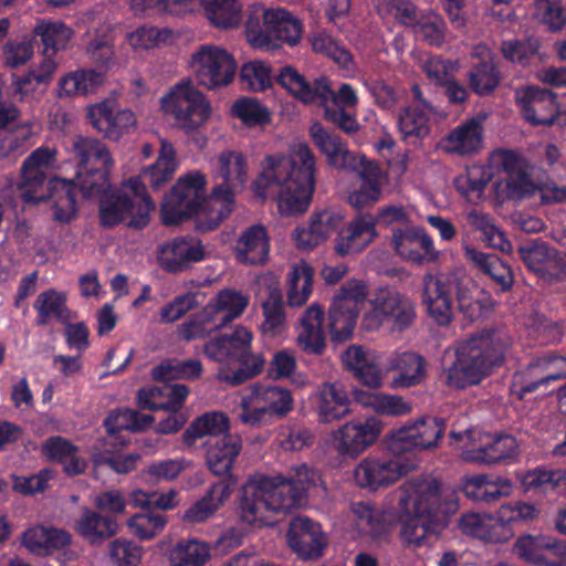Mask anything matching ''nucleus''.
Instances as JSON below:
<instances>
[{"mask_svg":"<svg viewBox=\"0 0 566 566\" xmlns=\"http://www.w3.org/2000/svg\"><path fill=\"white\" fill-rule=\"evenodd\" d=\"M350 400L339 384L324 382L318 387L316 412L318 420L329 423L350 412Z\"/></svg>","mask_w":566,"mask_h":566,"instance_id":"40","label":"nucleus"},{"mask_svg":"<svg viewBox=\"0 0 566 566\" xmlns=\"http://www.w3.org/2000/svg\"><path fill=\"white\" fill-rule=\"evenodd\" d=\"M102 84V72L91 69L70 72L60 78V96H86L95 93Z\"/></svg>","mask_w":566,"mask_h":566,"instance_id":"51","label":"nucleus"},{"mask_svg":"<svg viewBox=\"0 0 566 566\" xmlns=\"http://www.w3.org/2000/svg\"><path fill=\"white\" fill-rule=\"evenodd\" d=\"M430 115L410 106L400 107L397 114V127L402 140L417 145L428 137L431 132Z\"/></svg>","mask_w":566,"mask_h":566,"instance_id":"47","label":"nucleus"},{"mask_svg":"<svg viewBox=\"0 0 566 566\" xmlns=\"http://www.w3.org/2000/svg\"><path fill=\"white\" fill-rule=\"evenodd\" d=\"M275 81L302 103L316 104L323 109H326V106L354 109L358 104V96L349 83H342L335 91L326 76L310 81L291 65L281 67Z\"/></svg>","mask_w":566,"mask_h":566,"instance_id":"10","label":"nucleus"},{"mask_svg":"<svg viewBox=\"0 0 566 566\" xmlns=\"http://www.w3.org/2000/svg\"><path fill=\"white\" fill-rule=\"evenodd\" d=\"M286 541L291 551L303 560L322 557L328 545L322 525L307 516H296L290 521Z\"/></svg>","mask_w":566,"mask_h":566,"instance_id":"20","label":"nucleus"},{"mask_svg":"<svg viewBox=\"0 0 566 566\" xmlns=\"http://www.w3.org/2000/svg\"><path fill=\"white\" fill-rule=\"evenodd\" d=\"M159 263L168 273H180L191 266L192 263L206 259V250L201 240L192 235L177 237L163 249Z\"/></svg>","mask_w":566,"mask_h":566,"instance_id":"28","label":"nucleus"},{"mask_svg":"<svg viewBox=\"0 0 566 566\" xmlns=\"http://www.w3.org/2000/svg\"><path fill=\"white\" fill-rule=\"evenodd\" d=\"M512 490L510 480L493 474H475L467 478L462 485V491L468 499L486 504L511 495Z\"/></svg>","mask_w":566,"mask_h":566,"instance_id":"36","label":"nucleus"},{"mask_svg":"<svg viewBox=\"0 0 566 566\" xmlns=\"http://www.w3.org/2000/svg\"><path fill=\"white\" fill-rule=\"evenodd\" d=\"M350 511L358 525L373 538H380L388 531L384 513L370 502H353Z\"/></svg>","mask_w":566,"mask_h":566,"instance_id":"61","label":"nucleus"},{"mask_svg":"<svg viewBox=\"0 0 566 566\" xmlns=\"http://www.w3.org/2000/svg\"><path fill=\"white\" fill-rule=\"evenodd\" d=\"M566 480V470L535 468L527 471L521 478L523 490L528 491H553Z\"/></svg>","mask_w":566,"mask_h":566,"instance_id":"63","label":"nucleus"},{"mask_svg":"<svg viewBox=\"0 0 566 566\" xmlns=\"http://www.w3.org/2000/svg\"><path fill=\"white\" fill-rule=\"evenodd\" d=\"M446 422L442 418H421L410 426L392 430L386 439L391 453L407 454L436 447L443 437Z\"/></svg>","mask_w":566,"mask_h":566,"instance_id":"17","label":"nucleus"},{"mask_svg":"<svg viewBox=\"0 0 566 566\" xmlns=\"http://www.w3.org/2000/svg\"><path fill=\"white\" fill-rule=\"evenodd\" d=\"M43 55L44 57L38 69L30 70L14 81L17 92L21 95L33 93L40 85H46L51 82L56 70V63L52 59L54 54Z\"/></svg>","mask_w":566,"mask_h":566,"instance_id":"62","label":"nucleus"},{"mask_svg":"<svg viewBox=\"0 0 566 566\" xmlns=\"http://www.w3.org/2000/svg\"><path fill=\"white\" fill-rule=\"evenodd\" d=\"M190 69L198 85L213 90L230 84L237 73V62L226 50L202 44L192 53Z\"/></svg>","mask_w":566,"mask_h":566,"instance_id":"16","label":"nucleus"},{"mask_svg":"<svg viewBox=\"0 0 566 566\" xmlns=\"http://www.w3.org/2000/svg\"><path fill=\"white\" fill-rule=\"evenodd\" d=\"M90 123L109 140L118 142L135 132L137 118L128 108L115 109L109 102H102L88 109Z\"/></svg>","mask_w":566,"mask_h":566,"instance_id":"26","label":"nucleus"},{"mask_svg":"<svg viewBox=\"0 0 566 566\" xmlns=\"http://www.w3.org/2000/svg\"><path fill=\"white\" fill-rule=\"evenodd\" d=\"M176 169L177 164L155 161L143 168L137 177L130 178L128 185L134 195H148L147 188L159 191L172 179Z\"/></svg>","mask_w":566,"mask_h":566,"instance_id":"49","label":"nucleus"},{"mask_svg":"<svg viewBox=\"0 0 566 566\" xmlns=\"http://www.w3.org/2000/svg\"><path fill=\"white\" fill-rule=\"evenodd\" d=\"M378 235L376 219L370 213L356 216L335 238L334 250L339 256L360 253Z\"/></svg>","mask_w":566,"mask_h":566,"instance_id":"27","label":"nucleus"},{"mask_svg":"<svg viewBox=\"0 0 566 566\" xmlns=\"http://www.w3.org/2000/svg\"><path fill=\"white\" fill-rule=\"evenodd\" d=\"M465 256L480 272L492 280L497 292L505 293L512 290L513 271L500 256L475 249H467Z\"/></svg>","mask_w":566,"mask_h":566,"instance_id":"39","label":"nucleus"},{"mask_svg":"<svg viewBox=\"0 0 566 566\" xmlns=\"http://www.w3.org/2000/svg\"><path fill=\"white\" fill-rule=\"evenodd\" d=\"M206 306H211V315L222 327L239 317L248 306V300L233 290H222Z\"/></svg>","mask_w":566,"mask_h":566,"instance_id":"50","label":"nucleus"},{"mask_svg":"<svg viewBox=\"0 0 566 566\" xmlns=\"http://www.w3.org/2000/svg\"><path fill=\"white\" fill-rule=\"evenodd\" d=\"M202 364L198 359H166L151 370L155 380L169 382L175 379L193 380L201 376Z\"/></svg>","mask_w":566,"mask_h":566,"instance_id":"55","label":"nucleus"},{"mask_svg":"<svg viewBox=\"0 0 566 566\" xmlns=\"http://www.w3.org/2000/svg\"><path fill=\"white\" fill-rule=\"evenodd\" d=\"M517 450V441L512 434H497L486 446L468 451L465 460L492 465L514 458Z\"/></svg>","mask_w":566,"mask_h":566,"instance_id":"46","label":"nucleus"},{"mask_svg":"<svg viewBox=\"0 0 566 566\" xmlns=\"http://www.w3.org/2000/svg\"><path fill=\"white\" fill-rule=\"evenodd\" d=\"M218 175L222 182L213 187L207 201L209 213L199 218L198 227L201 231H212L227 219L234 205V192L241 189L248 176L245 156L237 150L222 151L218 157Z\"/></svg>","mask_w":566,"mask_h":566,"instance_id":"8","label":"nucleus"},{"mask_svg":"<svg viewBox=\"0 0 566 566\" xmlns=\"http://www.w3.org/2000/svg\"><path fill=\"white\" fill-rule=\"evenodd\" d=\"M310 42L314 52L329 57L343 69H350L353 63L350 52L326 30L313 31L310 35Z\"/></svg>","mask_w":566,"mask_h":566,"instance_id":"59","label":"nucleus"},{"mask_svg":"<svg viewBox=\"0 0 566 566\" xmlns=\"http://www.w3.org/2000/svg\"><path fill=\"white\" fill-rule=\"evenodd\" d=\"M384 368L395 373L391 384L394 388H409L422 381L426 376L424 360L421 356L405 352L391 355Z\"/></svg>","mask_w":566,"mask_h":566,"instance_id":"38","label":"nucleus"},{"mask_svg":"<svg viewBox=\"0 0 566 566\" xmlns=\"http://www.w3.org/2000/svg\"><path fill=\"white\" fill-rule=\"evenodd\" d=\"M403 454L368 455L355 468L354 479L360 488L377 491L394 484L410 470L409 464L402 462Z\"/></svg>","mask_w":566,"mask_h":566,"instance_id":"19","label":"nucleus"},{"mask_svg":"<svg viewBox=\"0 0 566 566\" xmlns=\"http://www.w3.org/2000/svg\"><path fill=\"white\" fill-rule=\"evenodd\" d=\"M116 517L90 507H83L80 517L75 522L76 533L91 545H101L106 539L118 533Z\"/></svg>","mask_w":566,"mask_h":566,"instance_id":"37","label":"nucleus"},{"mask_svg":"<svg viewBox=\"0 0 566 566\" xmlns=\"http://www.w3.org/2000/svg\"><path fill=\"white\" fill-rule=\"evenodd\" d=\"M307 491L308 482L302 479L276 475L251 480L240 491L239 516L252 526H273L277 514L302 506Z\"/></svg>","mask_w":566,"mask_h":566,"instance_id":"5","label":"nucleus"},{"mask_svg":"<svg viewBox=\"0 0 566 566\" xmlns=\"http://www.w3.org/2000/svg\"><path fill=\"white\" fill-rule=\"evenodd\" d=\"M470 88L479 96L492 94L500 84V72L493 61H481L468 72Z\"/></svg>","mask_w":566,"mask_h":566,"instance_id":"60","label":"nucleus"},{"mask_svg":"<svg viewBox=\"0 0 566 566\" xmlns=\"http://www.w3.org/2000/svg\"><path fill=\"white\" fill-rule=\"evenodd\" d=\"M468 222L481 233V240L490 248L509 253L512 251V243L506 239L503 231L494 223L489 213L475 209L468 213Z\"/></svg>","mask_w":566,"mask_h":566,"instance_id":"54","label":"nucleus"},{"mask_svg":"<svg viewBox=\"0 0 566 566\" xmlns=\"http://www.w3.org/2000/svg\"><path fill=\"white\" fill-rule=\"evenodd\" d=\"M160 106L163 112L171 116L187 133L198 129L211 114L208 98L191 80H182L175 84L161 97Z\"/></svg>","mask_w":566,"mask_h":566,"instance_id":"12","label":"nucleus"},{"mask_svg":"<svg viewBox=\"0 0 566 566\" xmlns=\"http://www.w3.org/2000/svg\"><path fill=\"white\" fill-rule=\"evenodd\" d=\"M269 252L270 239L262 224H253L243 230L234 247L235 258L243 264H263Z\"/></svg>","mask_w":566,"mask_h":566,"instance_id":"35","label":"nucleus"},{"mask_svg":"<svg viewBox=\"0 0 566 566\" xmlns=\"http://www.w3.org/2000/svg\"><path fill=\"white\" fill-rule=\"evenodd\" d=\"M232 482L219 480L210 485L207 493L185 511L182 520L187 523H202L213 516L232 493Z\"/></svg>","mask_w":566,"mask_h":566,"instance_id":"41","label":"nucleus"},{"mask_svg":"<svg viewBox=\"0 0 566 566\" xmlns=\"http://www.w3.org/2000/svg\"><path fill=\"white\" fill-rule=\"evenodd\" d=\"M188 395L189 389L184 384L163 382L161 386L139 389L137 400L139 408L144 410L179 411Z\"/></svg>","mask_w":566,"mask_h":566,"instance_id":"32","label":"nucleus"},{"mask_svg":"<svg viewBox=\"0 0 566 566\" xmlns=\"http://www.w3.org/2000/svg\"><path fill=\"white\" fill-rule=\"evenodd\" d=\"M252 339V332L238 325L230 334L214 336L205 343L202 352L209 360L224 365L238 364L234 370L221 367L217 373L220 381L239 386L263 371L265 359L261 354L251 352Z\"/></svg>","mask_w":566,"mask_h":566,"instance_id":"7","label":"nucleus"},{"mask_svg":"<svg viewBox=\"0 0 566 566\" xmlns=\"http://www.w3.org/2000/svg\"><path fill=\"white\" fill-rule=\"evenodd\" d=\"M313 268L305 262L295 264L289 272L286 297L291 307L306 303L313 291Z\"/></svg>","mask_w":566,"mask_h":566,"instance_id":"52","label":"nucleus"},{"mask_svg":"<svg viewBox=\"0 0 566 566\" xmlns=\"http://www.w3.org/2000/svg\"><path fill=\"white\" fill-rule=\"evenodd\" d=\"M71 535L54 527L35 526L23 533V544L33 554L46 556L56 549L66 547Z\"/></svg>","mask_w":566,"mask_h":566,"instance_id":"44","label":"nucleus"},{"mask_svg":"<svg viewBox=\"0 0 566 566\" xmlns=\"http://www.w3.org/2000/svg\"><path fill=\"white\" fill-rule=\"evenodd\" d=\"M73 150L77 163V196L88 199L99 197L98 218L101 227L114 228L123 222L132 229H144L148 226L155 202L149 195L130 197L123 190L107 191L111 188L109 171L113 158L107 147L91 137L76 136Z\"/></svg>","mask_w":566,"mask_h":566,"instance_id":"1","label":"nucleus"},{"mask_svg":"<svg viewBox=\"0 0 566 566\" xmlns=\"http://www.w3.org/2000/svg\"><path fill=\"white\" fill-rule=\"evenodd\" d=\"M211 306H205L200 312L184 322L178 328L180 338L191 342L205 338L211 332L222 328L221 325L217 324L214 316L211 315Z\"/></svg>","mask_w":566,"mask_h":566,"instance_id":"64","label":"nucleus"},{"mask_svg":"<svg viewBox=\"0 0 566 566\" xmlns=\"http://www.w3.org/2000/svg\"><path fill=\"white\" fill-rule=\"evenodd\" d=\"M73 31L60 21L38 22L34 27L32 36L35 42L43 45V54H55L59 50L64 49L71 40Z\"/></svg>","mask_w":566,"mask_h":566,"instance_id":"53","label":"nucleus"},{"mask_svg":"<svg viewBox=\"0 0 566 566\" xmlns=\"http://www.w3.org/2000/svg\"><path fill=\"white\" fill-rule=\"evenodd\" d=\"M416 317V305L410 297L398 291L382 290L370 302L361 324L366 331H377L388 324L392 333H401L412 326Z\"/></svg>","mask_w":566,"mask_h":566,"instance_id":"15","label":"nucleus"},{"mask_svg":"<svg viewBox=\"0 0 566 566\" xmlns=\"http://www.w3.org/2000/svg\"><path fill=\"white\" fill-rule=\"evenodd\" d=\"M259 196L277 187V209L283 217L304 213L316 186V157L306 143L291 147L289 154L268 155L254 181Z\"/></svg>","mask_w":566,"mask_h":566,"instance_id":"2","label":"nucleus"},{"mask_svg":"<svg viewBox=\"0 0 566 566\" xmlns=\"http://www.w3.org/2000/svg\"><path fill=\"white\" fill-rule=\"evenodd\" d=\"M303 33V23L283 8L268 9L261 3L249 7L245 38L254 49L271 50L274 41L296 45Z\"/></svg>","mask_w":566,"mask_h":566,"instance_id":"9","label":"nucleus"},{"mask_svg":"<svg viewBox=\"0 0 566 566\" xmlns=\"http://www.w3.org/2000/svg\"><path fill=\"white\" fill-rule=\"evenodd\" d=\"M242 450L241 437L233 433L223 434L207 442L206 462L214 475L221 476L220 480L232 482V491L235 481L232 479L231 470L233 463Z\"/></svg>","mask_w":566,"mask_h":566,"instance_id":"31","label":"nucleus"},{"mask_svg":"<svg viewBox=\"0 0 566 566\" xmlns=\"http://www.w3.org/2000/svg\"><path fill=\"white\" fill-rule=\"evenodd\" d=\"M33 308L36 311L38 326H46L52 318L64 324L71 317L65 294L54 289L41 292L33 303Z\"/></svg>","mask_w":566,"mask_h":566,"instance_id":"48","label":"nucleus"},{"mask_svg":"<svg viewBox=\"0 0 566 566\" xmlns=\"http://www.w3.org/2000/svg\"><path fill=\"white\" fill-rule=\"evenodd\" d=\"M450 153L470 155L478 153L483 143L482 120L472 117L454 127L444 139Z\"/></svg>","mask_w":566,"mask_h":566,"instance_id":"43","label":"nucleus"},{"mask_svg":"<svg viewBox=\"0 0 566 566\" xmlns=\"http://www.w3.org/2000/svg\"><path fill=\"white\" fill-rule=\"evenodd\" d=\"M230 421L221 411H210L197 417L182 433V442L188 447L196 444L197 440L209 437V441L231 433Z\"/></svg>","mask_w":566,"mask_h":566,"instance_id":"42","label":"nucleus"},{"mask_svg":"<svg viewBox=\"0 0 566 566\" xmlns=\"http://www.w3.org/2000/svg\"><path fill=\"white\" fill-rule=\"evenodd\" d=\"M252 398L261 402L271 419L286 417L294 407V399L291 390L277 386L254 384L250 387Z\"/></svg>","mask_w":566,"mask_h":566,"instance_id":"45","label":"nucleus"},{"mask_svg":"<svg viewBox=\"0 0 566 566\" xmlns=\"http://www.w3.org/2000/svg\"><path fill=\"white\" fill-rule=\"evenodd\" d=\"M367 296V285L357 279L347 280L336 292L328 308V332L333 344H343L353 337L360 306Z\"/></svg>","mask_w":566,"mask_h":566,"instance_id":"13","label":"nucleus"},{"mask_svg":"<svg viewBox=\"0 0 566 566\" xmlns=\"http://www.w3.org/2000/svg\"><path fill=\"white\" fill-rule=\"evenodd\" d=\"M342 363L361 385L370 389H376L381 385L379 364L364 346L350 345L342 354Z\"/></svg>","mask_w":566,"mask_h":566,"instance_id":"34","label":"nucleus"},{"mask_svg":"<svg viewBox=\"0 0 566 566\" xmlns=\"http://www.w3.org/2000/svg\"><path fill=\"white\" fill-rule=\"evenodd\" d=\"M310 135L314 145L326 157L329 166L346 170L358 168L360 161L337 134L328 130L319 123H314L310 127Z\"/></svg>","mask_w":566,"mask_h":566,"instance_id":"30","label":"nucleus"},{"mask_svg":"<svg viewBox=\"0 0 566 566\" xmlns=\"http://www.w3.org/2000/svg\"><path fill=\"white\" fill-rule=\"evenodd\" d=\"M390 244L398 256L417 265L438 258L433 241L422 227L394 228Z\"/></svg>","mask_w":566,"mask_h":566,"instance_id":"23","label":"nucleus"},{"mask_svg":"<svg viewBox=\"0 0 566 566\" xmlns=\"http://www.w3.org/2000/svg\"><path fill=\"white\" fill-rule=\"evenodd\" d=\"M455 294L459 310L465 315L473 316V303L460 292L457 279L430 273L423 276L422 301L428 315L438 325L447 326L451 323Z\"/></svg>","mask_w":566,"mask_h":566,"instance_id":"14","label":"nucleus"},{"mask_svg":"<svg viewBox=\"0 0 566 566\" xmlns=\"http://www.w3.org/2000/svg\"><path fill=\"white\" fill-rule=\"evenodd\" d=\"M206 198V177L200 171H191L179 177L161 202V221L165 226H178L196 217V229L201 214L209 213Z\"/></svg>","mask_w":566,"mask_h":566,"instance_id":"11","label":"nucleus"},{"mask_svg":"<svg viewBox=\"0 0 566 566\" xmlns=\"http://www.w3.org/2000/svg\"><path fill=\"white\" fill-rule=\"evenodd\" d=\"M354 398L363 406L371 407L377 413L387 416H402L410 412V406L398 396L369 390H355Z\"/></svg>","mask_w":566,"mask_h":566,"instance_id":"57","label":"nucleus"},{"mask_svg":"<svg viewBox=\"0 0 566 566\" xmlns=\"http://www.w3.org/2000/svg\"><path fill=\"white\" fill-rule=\"evenodd\" d=\"M566 378V357L546 354L533 359L524 369L515 371L512 386L520 399L541 387Z\"/></svg>","mask_w":566,"mask_h":566,"instance_id":"18","label":"nucleus"},{"mask_svg":"<svg viewBox=\"0 0 566 566\" xmlns=\"http://www.w3.org/2000/svg\"><path fill=\"white\" fill-rule=\"evenodd\" d=\"M151 415H145L134 409L118 410L115 413H111L104 420V427L112 438H117V434L123 430L128 431H140L144 430L154 422Z\"/></svg>","mask_w":566,"mask_h":566,"instance_id":"58","label":"nucleus"},{"mask_svg":"<svg viewBox=\"0 0 566 566\" xmlns=\"http://www.w3.org/2000/svg\"><path fill=\"white\" fill-rule=\"evenodd\" d=\"M458 507L453 494L442 495L441 484L436 479L403 483L398 495V509L407 517L400 530L403 545L413 549L431 545L430 538L438 537Z\"/></svg>","mask_w":566,"mask_h":566,"instance_id":"3","label":"nucleus"},{"mask_svg":"<svg viewBox=\"0 0 566 566\" xmlns=\"http://www.w3.org/2000/svg\"><path fill=\"white\" fill-rule=\"evenodd\" d=\"M381 429L376 418L348 421L333 432L334 449L343 457L355 459L377 441Z\"/></svg>","mask_w":566,"mask_h":566,"instance_id":"21","label":"nucleus"},{"mask_svg":"<svg viewBox=\"0 0 566 566\" xmlns=\"http://www.w3.org/2000/svg\"><path fill=\"white\" fill-rule=\"evenodd\" d=\"M518 256L525 266L539 277L556 281L566 279V254L545 242H532L520 245Z\"/></svg>","mask_w":566,"mask_h":566,"instance_id":"24","label":"nucleus"},{"mask_svg":"<svg viewBox=\"0 0 566 566\" xmlns=\"http://www.w3.org/2000/svg\"><path fill=\"white\" fill-rule=\"evenodd\" d=\"M514 553L535 566H566V539L525 535L514 544Z\"/></svg>","mask_w":566,"mask_h":566,"instance_id":"25","label":"nucleus"},{"mask_svg":"<svg viewBox=\"0 0 566 566\" xmlns=\"http://www.w3.org/2000/svg\"><path fill=\"white\" fill-rule=\"evenodd\" d=\"M512 344L511 335L500 328H484L459 342L446 369L448 386L464 389L481 384L505 364Z\"/></svg>","mask_w":566,"mask_h":566,"instance_id":"4","label":"nucleus"},{"mask_svg":"<svg viewBox=\"0 0 566 566\" xmlns=\"http://www.w3.org/2000/svg\"><path fill=\"white\" fill-rule=\"evenodd\" d=\"M324 316V308L318 303H313L303 313L297 334V343L303 352L316 356L323 355L325 352Z\"/></svg>","mask_w":566,"mask_h":566,"instance_id":"33","label":"nucleus"},{"mask_svg":"<svg viewBox=\"0 0 566 566\" xmlns=\"http://www.w3.org/2000/svg\"><path fill=\"white\" fill-rule=\"evenodd\" d=\"M55 150L41 146L25 158L21 168V196L25 202H50L53 219L70 223L77 216V180L57 177L48 180L46 170L55 163Z\"/></svg>","mask_w":566,"mask_h":566,"instance_id":"6","label":"nucleus"},{"mask_svg":"<svg viewBox=\"0 0 566 566\" xmlns=\"http://www.w3.org/2000/svg\"><path fill=\"white\" fill-rule=\"evenodd\" d=\"M523 118L533 126H551L558 117L556 94L538 86H526L515 94Z\"/></svg>","mask_w":566,"mask_h":566,"instance_id":"22","label":"nucleus"},{"mask_svg":"<svg viewBox=\"0 0 566 566\" xmlns=\"http://www.w3.org/2000/svg\"><path fill=\"white\" fill-rule=\"evenodd\" d=\"M343 214L325 209L314 212L308 226H300L292 232V238L298 249H313L326 241L343 223Z\"/></svg>","mask_w":566,"mask_h":566,"instance_id":"29","label":"nucleus"},{"mask_svg":"<svg viewBox=\"0 0 566 566\" xmlns=\"http://www.w3.org/2000/svg\"><path fill=\"white\" fill-rule=\"evenodd\" d=\"M200 2L208 20L216 28H235L242 19V8L239 0H200Z\"/></svg>","mask_w":566,"mask_h":566,"instance_id":"56","label":"nucleus"}]
</instances>
